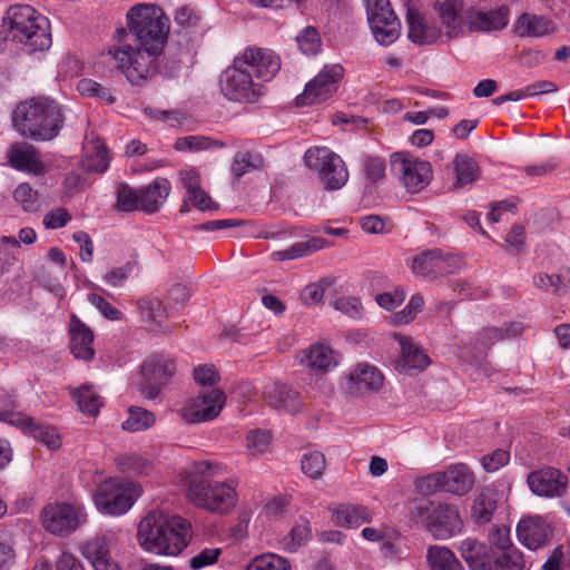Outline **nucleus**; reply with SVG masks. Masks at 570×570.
<instances>
[{"label":"nucleus","mask_w":570,"mask_h":570,"mask_svg":"<svg viewBox=\"0 0 570 570\" xmlns=\"http://www.w3.org/2000/svg\"><path fill=\"white\" fill-rule=\"evenodd\" d=\"M128 30H118L119 45L109 53L132 85H140L156 69V61L167 40L169 24L163 10L138 3L127 12Z\"/></svg>","instance_id":"f257e3e1"},{"label":"nucleus","mask_w":570,"mask_h":570,"mask_svg":"<svg viewBox=\"0 0 570 570\" xmlns=\"http://www.w3.org/2000/svg\"><path fill=\"white\" fill-rule=\"evenodd\" d=\"M222 473V465L210 461L195 463V473L187 480V498L195 505L212 512L226 513L237 501V482L215 481Z\"/></svg>","instance_id":"f03ea898"},{"label":"nucleus","mask_w":570,"mask_h":570,"mask_svg":"<svg viewBox=\"0 0 570 570\" xmlns=\"http://www.w3.org/2000/svg\"><path fill=\"white\" fill-rule=\"evenodd\" d=\"M188 522L161 511H151L138 524L137 538L148 552L177 556L187 546Z\"/></svg>","instance_id":"7ed1b4c3"},{"label":"nucleus","mask_w":570,"mask_h":570,"mask_svg":"<svg viewBox=\"0 0 570 570\" xmlns=\"http://www.w3.org/2000/svg\"><path fill=\"white\" fill-rule=\"evenodd\" d=\"M13 125L26 138L51 140L58 136L65 121L61 107L49 97H35L18 105Z\"/></svg>","instance_id":"20e7f679"},{"label":"nucleus","mask_w":570,"mask_h":570,"mask_svg":"<svg viewBox=\"0 0 570 570\" xmlns=\"http://www.w3.org/2000/svg\"><path fill=\"white\" fill-rule=\"evenodd\" d=\"M410 514L412 520L421 523L434 539H449L462 529L459 509L454 504L434 501L416 502Z\"/></svg>","instance_id":"39448f33"},{"label":"nucleus","mask_w":570,"mask_h":570,"mask_svg":"<svg viewBox=\"0 0 570 570\" xmlns=\"http://www.w3.org/2000/svg\"><path fill=\"white\" fill-rule=\"evenodd\" d=\"M218 85L223 96L230 101L253 104L262 95L261 85L253 80L248 69L236 65V58L220 73Z\"/></svg>","instance_id":"423d86ee"},{"label":"nucleus","mask_w":570,"mask_h":570,"mask_svg":"<svg viewBox=\"0 0 570 570\" xmlns=\"http://www.w3.org/2000/svg\"><path fill=\"white\" fill-rule=\"evenodd\" d=\"M366 14L371 31L381 46H390L399 39L401 23L389 0H366Z\"/></svg>","instance_id":"0eeeda50"},{"label":"nucleus","mask_w":570,"mask_h":570,"mask_svg":"<svg viewBox=\"0 0 570 570\" xmlns=\"http://www.w3.org/2000/svg\"><path fill=\"white\" fill-rule=\"evenodd\" d=\"M391 170L404 188L412 194L424 189L433 176L432 166L426 160L395 153L391 156Z\"/></svg>","instance_id":"6e6552de"},{"label":"nucleus","mask_w":570,"mask_h":570,"mask_svg":"<svg viewBox=\"0 0 570 570\" xmlns=\"http://www.w3.org/2000/svg\"><path fill=\"white\" fill-rule=\"evenodd\" d=\"M176 372L175 361L164 355H151L141 365L140 393L149 400L159 396L163 387Z\"/></svg>","instance_id":"1a4fd4ad"},{"label":"nucleus","mask_w":570,"mask_h":570,"mask_svg":"<svg viewBox=\"0 0 570 570\" xmlns=\"http://www.w3.org/2000/svg\"><path fill=\"white\" fill-rule=\"evenodd\" d=\"M225 401V393L219 389H213L187 400L178 414L187 423L212 421L219 415Z\"/></svg>","instance_id":"9d476101"},{"label":"nucleus","mask_w":570,"mask_h":570,"mask_svg":"<svg viewBox=\"0 0 570 570\" xmlns=\"http://www.w3.org/2000/svg\"><path fill=\"white\" fill-rule=\"evenodd\" d=\"M94 501L99 511L110 515H119L131 508L134 497L129 488H126L120 481L109 479L99 484Z\"/></svg>","instance_id":"9b49d317"},{"label":"nucleus","mask_w":570,"mask_h":570,"mask_svg":"<svg viewBox=\"0 0 570 570\" xmlns=\"http://www.w3.org/2000/svg\"><path fill=\"white\" fill-rule=\"evenodd\" d=\"M344 69L341 65H326L305 86L304 92L296 98L298 106L320 104L328 99L337 88V81L343 77Z\"/></svg>","instance_id":"f8f14e48"},{"label":"nucleus","mask_w":570,"mask_h":570,"mask_svg":"<svg viewBox=\"0 0 570 570\" xmlns=\"http://www.w3.org/2000/svg\"><path fill=\"white\" fill-rule=\"evenodd\" d=\"M86 521L85 514L68 503H53L43 508L41 522L43 528L55 534H69Z\"/></svg>","instance_id":"ddd939ff"},{"label":"nucleus","mask_w":570,"mask_h":570,"mask_svg":"<svg viewBox=\"0 0 570 570\" xmlns=\"http://www.w3.org/2000/svg\"><path fill=\"white\" fill-rule=\"evenodd\" d=\"M236 65L252 72V77L271 80L281 68L279 57L269 49L248 47L235 57Z\"/></svg>","instance_id":"4468645a"},{"label":"nucleus","mask_w":570,"mask_h":570,"mask_svg":"<svg viewBox=\"0 0 570 570\" xmlns=\"http://www.w3.org/2000/svg\"><path fill=\"white\" fill-rule=\"evenodd\" d=\"M0 421L20 428L23 432L29 433L51 450H56L61 445L60 436L55 428L37 423L32 417L21 412L11 410L0 411Z\"/></svg>","instance_id":"2eb2a0df"},{"label":"nucleus","mask_w":570,"mask_h":570,"mask_svg":"<svg viewBox=\"0 0 570 570\" xmlns=\"http://www.w3.org/2000/svg\"><path fill=\"white\" fill-rule=\"evenodd\" d=\"M527 482L535 495L544 498H561L568 488V476L551 466L531 472Z\"/></svg>","instance_id":"dca6fc26"},{"label":"nucleus","mask_w":570,"mask_h":570,"mask_svg":"<svg viewBox=\"0 0 570 570\" xmlns=\"http://www.w3.org/2000/svg\"><path fill=\"white\" fill-rule=\"evenodd\" d=\"M384 376L377 367L368 363H358L343 377L344 390L352 395L379 391L383 386Z\"/></svg>","instance_id":"f3484780"},{"label":"nucleus","mask_w":570,"mask_h":570,"mask_svg":"<svg viewBox=\"0 0 570 570\" xmlns=\"http://www.w3.org/2000/svg\"><path fill=\"white\" fill-rule=\"evenodd\" d=\"M552 533L551 524L541 515L523 518L517 525L519 542L533 551L549 544Z\"/></svg>","instance_id":"a211bd4d"},{"label":"nucleus","mask_w":570,"mask_h":570,"mask_svg":"<svg viewBox=\"0 0 570 570\" xmlns=\"http://www.w3.org/2000/svg\"><path fill=\"white\" fill-rule=\"evenodd\" d=\"M407 38L419 46L435 43L442 36V30L432 18L415 8H407Z\"/></svg>","instance_id":"6ab92c4d"},{"label":"nucleus","mask_w":570,"mask_h":570,"mask_svg":"<svg viewBox=\"0 0 570 570\" xmlns=\"http://www.w3.org/2000/svg\"><path fill=\"white\" fill-rule=\"evenodd\" d=\"M443 492L464 497L472 491L475 485V474L472 469L462 462L452 463L441 470Z\"/></svg>","instance_id":"aec40b11"},{"label":"nucleus","mask_w":570,"mask_h":570,"mask_svg":"<svg viewBox=\"0 0 570 570\" xmlns=\"http://www.w3.org/2000/svg\"><path fill=\"white\" fill-rule=\"evenodd\" d=\"M263 396L271 407L278 411L296 413L303 406L299 393L283 383L273 382L266 384Z\"/></svg>","instance_id":"412c9836"},{"label":"nucleus","mask_w":570,"mask_h":570,"mask_svg":"<svg viewBox=\"0 0 570 570\" xmlns=\"http://www.w3.org/2000/svg\"><path fill=\"white\" fill-rule=\"evenodd\" d=\"M10 165L20 170L37 176L48 171V166L41 160L39 151L29 144H14L9 151Z\"/></svg>","instance_id":"4be33fe9"},{"label":"nucleus","mask_w":570,"mask_h":570,"mask_svg":"<svg viewBox=\"0 0 570 570\" xmlns=\"http://www.w3.org/2000/svg\"><path fill=\"white\" fill-rule=\"evenodd\" d=\"M509 13V9L504 6L489 11L471 9L465 19L471 31H494L508 26Z\"/></svg>","instance_id":"5701e85b"},{"label":"nucleus","mask_w":570,"mask_h":570,"mask_svg":"<svg viewBox=\"0 0 570 570\" xmlns=\"http://www.w3.org/2000/svg\"><path fill=\"white\" fill-rule=\"evenodd\" d=\"M70 351L76 358L89 361L95 355L94 333L77 316L72 315L70 325Z\"/></svg>","instance_id":"b1692460"},{"label":"nucleus","mask_w":570,"mask_h":570,"mask_svg":"<svg viewBox=\"0 0 570 570\" xmlns=\"http://www.w3.org/2000/svg\"><path fill=\"white\" fill-rule=\"evenodd\" d=\"M392 336L400 344L401 347V360L397 363V367L402 372L410 373L411 370L421 371L428 366V355L413 341L412 337L405 336L400 333H394Z\"/></svg>","instance_id":"393cba45"},{"label":"nucleus","mask_w":570,"mask_h":570,"mask_svg":"<svg viewBox=\"0 0 570 570\" xmlns=\"http://www.w3.org/2000/svg\"><path fill=\"white\" fill-rule=\"evenodd\" d=\"M524 331L522 323L513 322L505 324L503 327H485L479 331L473 341L471 342V348L476 350L482 354L495 342L504 338L517 337Z\"/></svg>","instance_id":"a878e982"},{"label":"nucleus","mask_w":570,"mask_h":570,"mask_svg":"<svg viewBox=\"0 0 570 570\" xmlns=\"http://www.w3.org/2000/svg\"><path fill=\"white\" fill-rule=\"evenodd\" d=\"M110 538L96 537L82 547V554L95 570H118L117 563L110 556Z\"/></svg>","instance_id":"bb28decb"},{"label":"nucleus","mask_w":570,"mask_h":570,"mask_svg":"<svg viewBox=\"0 0 570 570\" xmlns=\"http://www.w3.org/2000/svg\"><path fill=\"white\" fill-rule=\"evenodd\" d=\"M434 9L444 27L445 36L453 39L462 35L463 24L461 18L462 3L458 0H436Z\"/></svg>","instance_id":"cd10ccee"},{"label":"nucleus","mask_w":570,"mask_h":570,"mask_svg":"<svg viewBox=\"0 0 570 570\" xmlns=\"http://www.w3.org/2000/svg\"><path fill=\"white\" fill-rule=\"evenodd\" d=\"M80 165L87 173H104L107 170L109 167L108 153L99 137L86 139Z\"/></svg>","instance_id":"c85d7f7f"},{"label":"nucleus","mask_w":570,"mask_h":570,"mask_svg":"<svg viewBox=\"0 0 570 570\" xmlns=\"http://www.w3.org/2000/svg\"><path fill=\"white\" fill-rule=\"evenodd\" d=\"M461 556L469 564L471 570H491L494 554L491 553L490 547L468 538L460 544Z\"/></svg>","instance_id":"c756f323"},{"label":"nucleus","mask_w":570,"mask_h":570,"mask_svg":"<svg viewBox=\"0 0 570 570\" xmlns=\"http://www.w3.org/2000/svg\"><path fill=\"white\" fill-rule=\"evenodd\" d=\"M170 183L166 178H156L149 185L139 188L140 210L148 214L157 212L170 193Z\"/></svg>","instance_id":"7c9ffc66"},{"label":"nucleus","mask_w":570,"mask_h":570,"mask_svg":"<svg viewBox=\"0 0 570 570\" xmlns=\"http://www.w3.org/2000/svg\"><path fill=\"white\" fill-rule=\"evenodd\" d=\"M302 363L315 372H327L337 365L334 351L324 344L307 348Z\"/></svg>","instance_id":"2f4dec72"},{"label":"nucleus","mask_w":570,"mask_h":570,"mask_svg":"<svg viewBox=\"0 0 570 570\" xmlns=\"http://www.w3.org/2000/svg\"><path fill=\"white\" fill-rule=\"evenodd\" d=\"M334 522L340 527L357 528L364 522H370L372 514L366 507L340 504L332 510Z\"/></svg>","instance_id":"473e14b6"},{"label":"nucleus","mask_w":570,"mask_h":570,"mask_svg":"<svg viewBox=\"0 0 570 570\" xmlns=\"http://www.w3.org/2000/svg\"><path fill=\"white\" fill-rule=\"evenodd\" d=\"M497 491L491 488H483L475 497L472 504V518L478 524H485L492 520L498 508Z\"/></svg>","instance_id":"72a5a7b5"},{"label":"nucleus","mask_w":570,"mask_h":570,"mask_svg":"<svg viewBox=\"0 0 570 570\" xmlns=\"http://www.w3.org/2000/svg\"><path fill=\"white\" fill-rule=\"evenodd\" d=\"M514 28L520 37H542L553 31V24L549 19L530 13L521 14Z\"/></svg>","instance_id":"f704fd0d"},{"label":"nucleus","mask_w":570,"mask_h":570,"mask_svg":"<svg viewBox=\"0 0 570 570\" xmlns=\"http://www.w3.org/2000/svg\"><path fill=\"white\" fill-rule=\"evenodd\" d=\"M324 246V239L313 237L305 242H297L286 249L275 250L271 254V258L275 262L296 259L307 256L314 252H317L322 249Z\"/></svg>","instance_id":"c9c22d12"},{"label":"nucleus","mask_w":570,"mask_h":570,"mask_svg":"<svg viewBox=\"0 0 570 570\" xmlns=\"http://www.w3.org/2000/svg\"><path fill=\"white\" fill-rule=\"evenodd\" d=\"M334 161L328 164V167L318 177L324 189L326 190H338L344 187L348 180V171L343 159L336 155L332 157Z\"/></svg>","instance_id":"e433bc0d"},{"label":"nucleus","mask_w":570,"mask_h":570,"mask_svg":"<svg viewBox=\"0 0 570 570\" xmlns=\"http://www.w3.org/2000/svg\"><path fill=\"white\" fill-rule=\"evenodd\" d=\"M453 173L455 176L453 187L462 188L478 179L479 167L471 157L456 155L453 159Z\"/></svg>","instance_id":"4c0bfd02"},{"label":"nucleus","mask_w":570,"mask_h":570,"mask_svg":"<svg viewBox=\"0 0 570 570\" xmlns=\"http://www.w3.org/2000/svg\"><path fill=\"white\" fill-rule=\"evenodd\" d=\"M312 538V531L307 519L299 517L292 527L288 534L282 540V548L288 552H295L306 544Z\"/></svg>","instance_id":"58836bf2"},{"label":"nucleus","mask_w":570,"mask_h":570,"mask_svg":"<svg viewBox=\"0 0 570 570\" xmlns=\"http://www.w3.org/2000/svg\"><path fill=\"white\" fill-rule=\"evenodd\" d=\"M263 166L264 158L259 153L249 150L238 151L233 158L230 173L235 178H240L248 173L261 169Z\"/></svg>","instance_id":"ea45409f"},{"label":"nucleus","mask_w":570,"mask_h":570,"mask_svg":"<svg viewBox=\"0 0 570 570\" xmlns=\"http://www.w3.org/2000/svg\"><path fill=\"white\" fill-rule=\"evenodd\" d=\"M431 570H461L462 566L454 553L446 547L432 546L428 550Z\"/></svg>","instance_id":"a19ab883"},{"label":"nucleus","mask_w":570,"mask_h":570,"mask_svg":"<svg viewBox=\"0 0 570 570\" xmlns=\"http://www.w3.org/2000/svg\"><path fill=\"white\" fill-rule=\"evenodd\" d=\"M138 308L142 322L151 328L158 327L166 318V308L157 297H142L138 301Z\"/></svg>","instance_id":"79ce46f5"},{"label":"nucleus","mask_w":570,"mask_h":570,"mask_svg":"<svg viewBox=\"0 0 570 570\" xmlns=\"http://www.w3.org/2000/svg\"><path fill=\"white\" fill-rule=\"evenodd\" d=\"M491 570H529L531 562L515 547L508 551L495 553Z\"/></svg>","instance_id":"37998d69"},{"label":"nucleus","mask_w":570,"mask_h":570,"mask_svg":"<svg viewBox=\"0 0 570 570\" xmlns=\"http://www.w3.org/2000/svg\"><path fill=\"white\" fill-rule=\"evenodd\" d=\"M336 155L337 154L327 147L314 146L306 150L304 163L309 169L316 171L320 177L326 167H328V164L334 161L332 157Z\"/></svg>","instance_id":"c03bdc74"},{"label":"nucleus","mask_w":570,"mask_h":570,"mask_svg":"<svg viewBox=\"0 0 570 570\" xmlns=\"http://www.w3.org/2000/svg\"><path fill=\"white\" fill-rule=\"evenodd\" d=\"M129 416L122 422V429L129 432H139L154 425L155 414L139 406H131L128 410Z\"/></svg>","instance_id":"a18cd8bd"},{"label":"nucleus","mask_w":570,"mask_h":570,"mask_svg":"<svg viewBox=\"0 0 570 570\" xmlns=\"http://www.w3.org/2000/svg\"><path fill=\"white\" fill-rule=\"evenodd\" d=\"M438 249L422 252L413 257L412 271L415 275L435 279Z\"/></svg>","instance_id":"49530a36"},{"label":"nucleus","mask_w":570,"mask_h":570,"mask_svg":"<svg viewBox=\"0 0 570 570\" xmlns=\"http://www.w3.org/2000/svg\"><path fill=\"white\" fill-rule=\"evenodd\" d=\"M33 570H85L82 564L76 557L69 552L62 551L56 559L55 563L41 558L38 560Z\"/></svg>","instance_id":"de8ad7c7"},{"label":"nucleus","mask_w":570,"mask_h":570,"mask_svg":"<svg viewBox=\"0 0 570 570\" xmlns=\"http://www.w3.org/2000/svg\"><path fill=\"white\" fill-rule=\"evenodd\" d=\"M79 410L88 415L96 416L99 413L101 401L99 395L89 386H82L73 392Z\"/></svg>","instance_id":"09e8293b"},{"label":"nucleus","mask_w":570,"mask_h":570,"mask_svg":"<svg viewBox=\"0 0 570 570\" xmlns=\"http://www.w3.org/2000/svg\"><path fill=\"white\" fill-rule=\"evenodd\" d=\"M335 282L332 276H326L315 283L306 285L301 292V299L305 305H315L320 303L324 296L325 289L331 287Z\"/></svg>","instance_id":"8fccbe9b"},{"label":"nucleus","mask_w":570,"mask_h":570,"mask_svg":"<svg viewBox=\"0 0 570 570\" xmlns=\"http://www.w3.org/2000/svg\"><path fill=\"white\" fill-rule=\"evenodd\" d=\"M296 42L301 51L306 56H315L320 52L322 46L320 33L312 26L304 28L296 36Z\"/></svg>","instance_id":"3c124183"},{"label":"nucleus","mask_w":570,"mask_h":570,"mask_svg":"<svg viewBox=\"0 0 570 570\" xmlns=\"http://www.w3.org/2000/svg\"><path fill=\"white\" fill-rule=\"evenodd\" d=\"M140 191L126 184L117 187V208L121 212L140 210Z\"/></svg>","instance_id":"603ef678"},{"label":"nucleus","mask_w":570,"mask_h":570,"mask_svg":"<svg viewBox=\"0 0 570 570\" xmlns=\"http://www.w3.org/2000/svg\"><path fill=\"white\" fill-rule=\"evenodd\" d=\"M246 570H291V564L286 559L275 553H266L256 557L246 567Z\"/></svg>","instance_id":"864d4df0"},{"label":"nucleus","mask_w":570,"mask_h":570,"mask_svg":"<svg viewBox=\"0 0 570 570\" xmlns=\"http://www.w3.org/2000/svg\"><path fill=\"white\" fill-rule=\"evenodd\" d=\"M326 462L322 452L311 451L302 458V471L311 479H320L325 470Z\"/></svg>","instance_id":"5fc2aeb1"},{"label":"nucleus","mask_w":570,"mask_h":570,"mask_svg":"<svg viewBox=\"0 0 570 570\" xmlns=\"http://www.w3.org/2000/svg\"><path fill=\"white\" fill-rule=\"evenodd\" d=\"M532 285L544 293L559 294L562 289L563 282L558 274L539 272L533 274Z\"/></svg>","instance_id":"6e6d98bb"},{"label":"nucleus","mask_w":570,"mask_h":570,"mask_svg":"<svg viewBox=\"0 0 570 570\" xmlns=\"http://www.w3.org/2000/svg\"><path fill=\"white\" fill-rule=\"evenodd\" d=\"M423 305V297L420 294L413 295L407 305L401 312L392 315V323L394 325L407 324L419 312L422 311Z\"/></svg>","instance_id":"4d7b16f0"},{"label":"nucleus","mask_w":570,"mask_h":570,"mask_svg":"<svg viewBox=\"0 0 570 570\" xmlns=\"http://www.w3.org/2000/svg\"><path fill=\"white\" fill-rule=\"evenodd\" d=\"M490 544L497 549V553L515 548L510 539V529L505 525H494L488 534Z\"/></svg>","instance_id":"13d9d810"},{"label":"nucleus","mask_w":570,"mask_h":570,"mask_svg":"<svg viewBox=\"0 0 570 570\" xmlns=\"http://www.w3.org/2000/svg\"><path fill=\"white\" fill-rule=\"evenodd\" d=\"M385 160L376 156H367L363 163L364 177L368 183H376L385 175Z\"/></svg>","instance_id":"bf43d9fd"},{"label":"nucleus","mask_w":570,"mask_h":570,"mask_svg":"<svg viewBox=\"0 0 570 570\" xmlns=\"http://www.w3.org/2000/svg\"><path fill=\"white\" fill-rule=\"evenodd\" d=\"M415 487L422 495H432L436 492H443L441 470L419 478L415 481Z\"/></svg>","instance_id":"052dcab7"},{"label":"nucleus","mask_w":570,"mask_h":570,"mask_svg":"<svg viewBox=\"0 0 570 570\" xmlns=\"http://www.w3.org/2000/svg\"><path fill=\"white\" fill-rule=\"evenodd\" d=\"M461 265V257L452 254H443L440 249H438L435 279L438 277L455 273L460 269Z\"/></svg>","instance_id":"680f3d73"},{"label":"nucleus","mask_w":570,"mask_h":570,"mask_svg":"<svg viewBox=\"0 0 570 570\" xmlns=\"http://www.w3.org/2000/svg\"><path fill=\"white\" fill-rule=\"evenodd\" d=\"M38 193L33 191L31 186L22 183L17 186L13 191V198L19 203L26 212H35L37 209Z\"/></svg>","instance_id":"e2e57ef3"},{"label":"nucleus","mask_w":570,"mask_h":570,"mask_svg":"<svg viewBox=\"0 0 570 570\" xmlns=\"http://www.w3.org/2000/svg\"><path fill=\"white\" fill-rule=\"evenodd\" d=\"M175 148L179 151H198L212 148V139L205 136L180 137L175 142Z\"/></svg>","instance_id":"0e129e2a"},{"label":"nucleus","mask_w":570,"mask_h":570,"mask_svg":"<svg viewBox=\"0 0 570 570\" xmlns=\"http://www.w3.org/2000/svg\"><path fill=\"white\" fill-rule=\"evenodd\" d=\"M247 449L252 454H261L267 451L271 436L267 432L261 430L249 431L246 436Z\"/></svg>","instance_id":"69168bd1"},{"label":"nucleus","mask_w":570,"mask_h":570,"mask_svg":"<svg viewBox=\"0 0 570 570\" xmlns=\"http://www.w3.org/2000/svg\"><path fill=\"white\" fill-rule=\"evenodd\" d=\"M220 553V548H205L190 559V568L194 570H198L204 567L214 564L215 562H217Z\"/></svg>","instance_id":"338daca9"},{"label":"nucleus","mask_w":570,"mask_h":570,"mask_svg":"<svg viewBox=\"0 0 570 570\" xmlns=\"http://www.w3.org/2000/svg\"><path fill=\"white\" fill-rule=\"evenodd\" d=\"M510 460V454L505 450H495L482 458L481 463L487 472H495L502 466L507 465Z\"/></svg>","instance_id":"774afa93"}]
</instances>
